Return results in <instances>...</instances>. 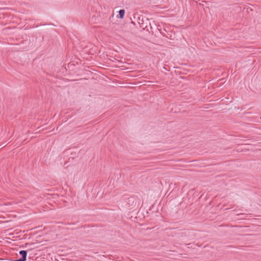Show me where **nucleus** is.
Masks as SVG:
<instances>
[{
  "instance_id": "f257e3e1",
  "label": "nucleus",
  "mask_w": 261,
  "mask_h": 261,
  "mask_svg": "<svg viewBox=\"0 0 261 261\" xmlns=\"http://www.w3.org/2000/svg\"><path fill=\"white\" fill-rule=\"evenodd\" d=\"M21 257L17 259V261H25L27 260V251L21 250L19 252Z\"/></svg>"
},
{
  "instance_id": "f03ea898",
  "label": "nucleus",
  "mask_w": 261,
  "mask_h": 261,
  "mask_svg": "<svg viewBox=\"0 0 261 261\" xmlns=\"http://www.w3.org/2000/svg\"><path fill=\"white\" fill-rule=\"evenodd\" d=\"M125 14V11L123 9L119 11V15L120 18H123Z\"/></svg>"
},
{
  "instance_id": "7ed1b4c3",
  "label": "nucleus",
  "mask_w": 261,
  "mask_h": 261,
  "mask_svg": "<svg viewBox=\"0 0 261 261\" xmlns=\"http://www.w3.org/2000/svg\"><path fill=\"white\" fill-rule=\"evenodd\" d=\"M249 49H255L254 47H249Z\"/></svg>"
}]
</instances>
